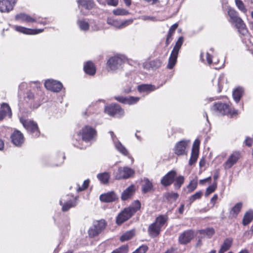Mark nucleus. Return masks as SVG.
Here are the masks:
<instances>
[{"label": "nucleus", "mask_w": 253, "mask_h": 253, "mask_svg": "<svg viewBox=\"0 0 253 253\" xmlns=\"http://www.w3.org/2000/svg\"><path fill=\"white\" fill-rule=\"evenodd\" d=\"M224 76L223 75H220L218 78V92H221L222 88V84L224 82Z\"/></svg>", "instance_id": "obj_53"}, {"label": "nucleus", "mask_w": 253, "mask_h": 253, "mask_svg": "<svg viewBox=\"0 0 253 253\" xmlns=\"http://www.w3.org/2000/svg\"><path fill=\"white\" fill-rule=\"evenodd\" d=\"M134 173L133 169L130 168L119 167L117 172L115 173V178L117 180L127 179L132 176Z\"/></svg>", "instance_id": "obj_4"}, {"label": "nucleus", "mask_w": 253, "mask_h": 253, "mask_svg": "<svg viewBox=\"0 0 253 253\" xmlns=\"http://www.w3.org/2000/svg\"><path fill=\"white\" fill-rule=\"evenodd\" d=\"M113 13L116 15H126L129 13L127 10L123 8H117L114 9L113 11Z\"/></svg>", "instance_id": "obj_47"}, {"label": "nucleus", "mask_w": 253, "mask_h": 253, "mask_svg": "<svg viewBox=\"0 0 253 253\" xmlns=\"http://www.w3.org/2000/svg\"><path fill=\"white\" fill-rule=\"evenodd\" d=\"M165 197L167 199H173L176 200L178 197V194L176 193H167L165 195Z\"/></svg>", "instance_id": "obj_54"}, {"label": "nucleus", "mask_w": 253, "mask_h": 253, "mask_svg": "<svg viewBox=\"0 0 253 253\" xmlns=\"http://www.w3.org/2000/svg\"><path fill=\"white\" fill-rule=\"evenodd\" d=\"M77 24L80 30L82 31L87 32L89 30V20L86 19H78Z\"/></svg>", "instance_id": "obj_27"}, {"label": "nucleus", "mask_w": 253, "mask_h": 253, "mask_svg": "<svg viewBox=\"0 0 253 253\" xmlns=\"http://www.w3.org/2000/svg\"><path fill=\"white\" fill-rule=\"evenodd\" d=\"M245 142L247 146L250 147L252 145L253 141L251 138L247 137L245 141Z\"/></svg>", "instance_id": "obj_63"}, {"label": "nucleus", "mask_w": 253, "mask_h": 253, "mask_svg": "<svg viewBox=\"0 0 253 253\" xmlns=\"http://www.w3.org/2000/svg\"><path fill=\"white\" fill-rule=\"evenodd\" d=\"M148 250V247L146 246H142L137 249L139 253H145Z\"/></svg>", "instance_id": "obj_60"}, {"label": "nucleus", "mask_w": 253, "mask_h": 253, "mask_svg": "<svg viewBox=\"0 0 253 253\" xmlns=\"http://www.w3.org/2000/svg\"><path fill=\"white\" fill-rule=\"evenodd\" d=\"M128 247L126 245L122 246L119 248L114 251L112 253H127Z\"/></svg>", "instance_id": "obj_52"}, {"label": "nucleus", "mask_w": 253, "mask_h": 253, "mask_svg": "<svg viewBox=\"0 0 253 253\" xmlns=\"http://www.w3.org/2000/svg\"><path fill=\"white\" fill-rule=\"evenodd\" d=\"M66 200L64 198H62L59 202L60 205L62 206V211H66L72 207H74L76 206V201L75 200H69L67 199V201L65 202Z\"/></svg>", "instance_id": "obj_26"}, {"label": "nucleus", "mask_w": 253, "mask_h": 253, "mask_svg": "<svg viewBox=\"0 0 253 253\" xmlns=\"http://www.w3.org/2000/svg\"><path fill=\"white\" fill-rule=\"evenodd\" d=\"M228 13L232 22L235 24L239 32L244 36L246 35L248 33V31L242 19L238 16L237 12L234 9H229Z\"/></svg>", "instance_id": "obj_1"}, {"label": "nucleus", "mask_w": 253, "mask_h": 253, "mask_svg": "<svg viewBox=\"0 0 253 253\" xmlns=\"http://www.w3.org/2000/svg\"><path fill=\"white\" fill-rule=\"evenodd\" d=\"M115 99L123 104L133 105L138 102L140 98L138 97L133 96L124 97L123 96H117L115 97Z\"/></svg>", "instance_id": "obj_16"}, {"label": "nucleus", "mask_w": 253, "mask_h": 253, "mask_svg": "<svg viewBox=\"0 0 253 253\" xmlns=\"http://www.w3.org/2000/svg\"><path fill=\"white\" fill-rule=\"evenodd\" d=\"M218 199V195L217 194H214L212 198L211 199V203L212 205V206H214L217 200Z\"/></svg>", "instance_id": "obj_62"}, {"label": "nucleus", "mask_w": 253, "mask_h": 253, "mask_svg": "<svg viewBox=\"0 0 253 253\" xmlns=\"http://www.w3.org/2000/svg\"><path fill=\"white\" fill-rule=\"evenodd\" d=\"M162 64V61L159 59H156L149 62V65L152 69H157L160 68Z\"/></svg>", "instance_id": "obj_44"}, {"label": "nucleus", "mask_w": 253, "mask_h": 253, "mask_svg": "<svg viewBox=\"0 0 253 253\" xmlns=\"http://www.w3.org/2000/svg\"><path fill=\"white\" fill-rule=\"evenodd\" d=\"M205 233L209 237H211L212 235H213L214 233V230L213 228H208L205 230Z\"/></svg>", "instance_id": "obj_59"}, {"label": "nucleus", "mask_w": 253, "mask_h": 253, "mask_svg": "<svg viewBox=\"0 0 253 253\" xmlns=\"http://www.w3.org/2000/svg\"><path fill=\"white\" fill-rule=\"evenodd\" d=\"M129 208H125L117 216L116 218V223L121 225L123 222L129 219L134 214Z\"/></svg>", "instance_id": "obj_8"}, {"label": "nucleus", "mask_w": 253, "mask_h": 253, "mask_svg": "<svg viewBox=\"0 0 253 253\" xmlns=\"http://www.w3.org/2000/svg\"><path fill=\"white\" fill-rule=\"evenodd\" d=\"M199 155V152L197 150H192L191 158L189 160V164L190 165H192L194 164L197 160L198 157Z\"/></svg>", "instance_id": "obj_46"}, {"label": "nucleus", "mask_w": 253, "mask_h": 253, "mask_svg": "<svg viewBox=\"0 0 253 253\" xmlns=\"http://www.w3.org/2000/svg\"><path fill=\"white\" fill-rule=\"evenodd\" d=\"M20 122L28 132L32 134L34 137H37L40 135V131L37 123L33 121L20 119Z\"/></svg>", "instance_id": "obj_2"}, {"label": "nucleus", "mask_w": 253, "mask_h": 253, "mask_svg": "<svg viewBox=\"0 0 253 253\" xmlns=\"http://www.w3.org/2000/svg\"><path fill=\"white\" fill-rule=\"evenodd\" d=\"M105 227V222L104 220L94 222L93 225L88 231V235L93 238L98 235Z\"/></svg>", "instance_id": "obj_6"}, {"label": "nucleus", "mask_w": 253, "mask_h": 253, "mask_svg": "<svg viewBox=\"0 0 253 253\" xmlns=\"http://www.w3.org/2000/svg\"><path fill=\"white\" fill-rule=\"evenodd\" d=\"M178 54L171 52L169 59V63L167 65V68L169 69H172L175 66Z\"/></svg>", "instance_id": "obj_38"}, {"label": "nucleus", "mask_w": 253, "mask_h": 253, "mask_svg": "<svg viewBox=\"0 0 253 253\" xmlns=\"http://www.w3.org/2000/svg\"><path fill=\"white\" fill-rule=\"evenodd\" d=\"M184 181V177L182 175L178 176L177 177L174 181L173 184L175 189H179L181 185L183 184Z\"/></svg>", "instance_id": "obj_42"}, {"label": "nucleus", "mask_w": 253, "mask_h": 253, "mask_svg": "<svg viewBox=\"0 0 253 253\" xmlns=\"http://www.w3.org/2000/svg\"><path fill=\"white\" fill-rule=\"evenodd\" d=\"M203 193L202 191H199L197 192L194 195L191 196L189 198V201L190 203H193L194 201L199 199L201 198Z\"/></svg>", "instance_id": "obj_51"}, {"label": "nucleus", "mask_w": 253, "mask_h": 253, "mask_svg": "<svg viewBox=\"0 0 253 253\" xmlns=\"http://www.w3.org/2000/svg\"><path fill=\"white\" fill-rule=\"evenodd\" d=\"M239 158V154L237 152L233 153L228 159L226 162L224 164V168L225 169H229L231 168L236 162Z\"/></svg>", "instance_id": "obj_20"}, {"label": "nucleus", "mask_w": 253, "mask_h": 253, "mask_svg": "<svg viewBox=\"0 0 253 253\" xmlns=\"http://www.w3.org/2000/svg\"><path fill=\"white\" fill-rule=\"evenodd\" d=\"M79 5H82L87 9H90L94 6L92 0H77Z\"/></svg>", "instance_id": "obj_36"}, {"label": "nucleus", "mask_w": 253, "mask_h": 253, "mask_svg": "<svg viewBox=\"0 0 253 253\" xmlns=\"http://www.w3.org/2000/svg\"><path fill=\"white\" fill-rule=\"evenodd\" d=\"M14 29L17 32H19L26 34H37L42 32L43 31V29H41L34 30L19 26H15Z\"/></svg>", "instance_id": "obj_25"}, {"label": "nucleus", "mask_w": 253, "mask_h": 253, "mask_svg": "<svg viewBox=\"0 0 253 253\" xmlns=\"http://www.w3.org/2000/svg\"><path fill=\"white\" fill-rule=\"evenodd\" d=\"M141 189L142 192L145 194L153 191L154 187L152 182L147 178H144L142 180Z\"/></svg>", "instance_id": "obj_24"}, {"label": "nucleus", "mask_w": 253, "mask_h": 253, "mask_svg": "<svg viewBox=\"0 0 253 253\" xmlns=\"http://www.w3.org/2000/svg\"><path fill=\"white\" fill-rule=\"evenodd\" d=\"M107 3L110 5L116 6L118 4V0H106Z\"/></svg>", "instance_id": "obj_61"}, {"label": "nucleus", "mask_w": 253, "mask_h": 253, "mask_svg": "<svg viewBox=\"0 0 253 253\" xmlns=\"http://www.w3.org/2000/svg\"><path fill=\"white\" fill-rule=\"evenodd\" d=\"M183 37L182 36L178 38L177 41L176 42L175 45L174 46L171 52L175 53L176 54H178L179 51L183 44Z\"/></svg>", "instance_id": "obj_41"}, {"label": "nucleus", "mask_w": 253, "mask_h": 253, "mask_svg": "<svg viewBox=\"0 0 253 253\" xmlns=\"http://www.w3.org/2000/svg\"><path fill=\"white\" fill-rule=\"evenodd\" d=\"M189 141L181 140L177 142L174 147V153L177 155L185 154V149Z\"/></svg>", "instance_id": "obj_19"}, {"label": "nucleus", "mask_w": 253, "mask_h": 253, "mask_svg": "<svg viewBox=\"0 0 253 253\" xmlns=\"http://www.w3.org/2000/svg\"><path fill=\"white\" fill-rule=\"evenodd\" d=\"M156 88L154 85L148 84H143L137 86V89L139 92L142 93L145 92L148 93L155 90Z\"/></svg>", "instance_id": "obj_30"}, {"label": "nucleus", "mask_w": 253, "mask_h": 253, "mask_svg": "<svg viewBox=\"0 0 253 253\" xmlns=\"http://www.w3.org/2000/svg\"><path fill=\"white\" fill-rule=\"evenodd\" d=\"M211 109L222 115H227L231 113L229 105L222 102L215 103L212 107Z\"/></svg>", "instance_id": "obj_9"}, {"label": "nucleus", "mask_w": 253, "mask_h": 253, "mask_svg": "<svg viewBox=\"0 0 253 253\" xmlns=\"http://www.w3.org/2000/svg\"><path fill=\"white\" fill-rule=\"evenodd\" d=\"M97 177L102 183L106 184L108 182L110 174L109 172H105L98 174Z\"/></svg>", "instance_id": "obj_40"}, {"label": "nucleus", "mask_w": 253, "mask_h": 253, "mask_svg": "<svg viewBox=\"0 0 253 253\" xmlns=\"http://www.w3.org/2000/svg\"><path fill=\"white\" fill-rule=\"evenodd\" d=\"M244 93V89L241 87H238L233 91V97L236 102L238 103Z\"/></svg>", "instance_id": "obj_33"}, {"label": "nucleus", "mask_w": 253, "mask_h": 253, "mask_svg": "<svg viewBox=\"0 0 253 253\" xmlns=\"http://www.w3.org/2000/svg\"><path fill=\"white\" fill-rule=\"evenodd\" d=\"M12 112L11 109L8 104L3 103L1 105L0 110V121L2 120L6 116L11 117Z\"/></svg>", "instance_id": "obj_21"}, {"label": "nucleus", "mask_w": 253, "mask_h": 253, "mask_svg": "<svg viewBox=\"0 0 253 253\" xmlns=\"http://www.w3.org/2000/svg\"><path fill=\"white\" fill-rule=\"evenodd\" d=\"M141 19L144 21L150 20L152 21H157L156 17L150 16L143 15L141 16Z\"/></svg>", "instance_id": "obj_58"}, {"label": "nucleus", "mask_w": 253, "mask_h": 253, "mask_svg": "<svg viewBox=\"0 0 253 253\" xmlns=\"http://www.w3.org/2000/svg\"><path fill=\"white\" fill-rule=\"evenodd\" d=\"M90 28L92 31H98L102 28V25L98 20L90 19L89 29Z\"/></svg>", "instance_id": "obj_32"}, {"label": "nucleus", "mask_w": 253, "mask_h": 253, "mask_svg": "<svg viewBox=\"0 0 253 253\" xmlns=\"http://www.w3.org/2000/svg\"><path fill=\"white\" fill-rule=\"evenodd\" d=\"M11 141L16 146H20L24 142L23 134L19 130H15L11 135Z\"/></svg>", "instance_id": "obj_17"}, {"label": "nucleus", "mask_w": 253, "mask_h": 253, "mask_svg": "<svg viewBox=\"0 0 253 253\" xmlns=\"http://www.w3.org/2000/svg\"><path fill=\"white\" fill-rule=\"evenodd\" d=\"M232 241L233 240L231 238H227L225 239L220 250L218 251V253H224L225 252L228 251L231 247Z\"/></svg>", "instance_id": "obj_31"}, {"label": "nucleus", "mask_w": 253, "mask_h": 253, "mask_svg": "<svg viewBox=\"0 0 253 253\" xmlns=\"http://www.w3.org/2000/svg\"><path fill=\"white\" fill-rule=\"evenodd\" d=\"M206 55L208 63L209 64H211L212 63V56L208 52L207 53Z\"/></svg>", "instance_id": "obj_64"}, {"label": "nucleus", "mask_w": 253, "mask_h": 253, "mask_svg": "<svg viewBox=\"0 0 253 253\" xmlns=\"http://www.w3.org/2000/svg\"><path fill=\"white\" fill-rule=\"evenodd\" d=\"M105 112L109 115L120 118L124 116V110L118 104H112L105 108Z\"/></svg>", "instance_id": "obj_7"}, {"label": "nucleus", "mask_w": 253, "mask_h": 253, "mask_svg": "<svg viewBox=\"0 0 253 253\" xmlns=\"http://www.w3.org/2000/svg\"><path fill=\"white\" fill-rule=\"evenodd\" d=\"M194 237V233L192 230H186L180 234L178 241L180 244L186 245L189 243Z\"/></svg>", "instance_id": "obj_13"}, {"label": "nucleus", "mask_w": 253, "mask_h": 253, "mask_svg": "<svg viewBox=\"0 0 253 253\" xmlns=\"http://www.w3.org/2000/svg\"><path fill=\"white\" fill-rule=\"evenodd\" d=\"M133 20L129 19L124 21H121L116 19H114L112 18H108L107 23L109 25H112L118 29H122L125 27L132 23Z\"/></svg>", "instance_id": "obj_10"}, {"label": "nucleus", "mask_w": 253, "mask_h": 253, "mask_svg": "<svg viewBox=\"0 0 253 253\" xmlns=\"http://www.w3.org/2000/svg\"><path fill=\"white\" fill-rule=\"evenodd\" d=\"M44 86L46 88L52 91L59 92L62 87V84L55 80L49 79L45 82Z\"/></svg>", "instance_id": "obj_12"}, {"label": "nucleus", "mask_w": 253, "mask_h": 253, "mask_svg": "<svg viewBox=\"0 0 253 253\" xmlns=\"http://www.w3.org/2000/svg\"><path fill=\"white\" fill-rule=\"evenodd\" d=\"M141 207V204L140 202L138 200H136L134 201V202L132 204V205L129 207L131 211L134 214L137 211H138Z\"/></svg>", "instance_id": "obj_45"}, {"label": "nucleus", "mask_w": 253, "mask_h": 253, "mask_svg": "<svg viewBox=\"0 0 253 253\" xmlns=\"http://www.w3.org/2000/svg\"><path fill=\"white\" fill-rule=\"evenodd\" d=\"M242 207V204L241 203H237L231 210L230 211V216L232 217H236L241 211Z\"/></svg>", "instance_id": "obj_39"}, {"label": "nucleus", "mask_w": 253, "mask_h": 253, "mask_svg": "<svg viewBox=\"0 0 253 253\" xmlns=\"http://www.w3.org/2000/svg\"><path fill=\"white\" fill-rule=\"evenodd\" d=\"M135 191V186L131 185L125 189L122 194L121 199L123 201L127 200L132 197Z\"/></svg>", "instance_id": "obj_22"}, {"label": "nucleus", "mask_w": 253, "mask_h": 253, "mask_svg": "<svg viewBox=\"0 0 253 253\" xmlns=\"http://www.w3.org/2000/svg\"><path fill=\"white\" fill-rule=\"evenodd\" d=\"M161 228L155 223L151 224L148 228V232L152 237H157L160 233Z\"/></svg>", "instance_id": "obj_28"}, {"label": "nucleus", "mask_w": 253, "mask_h": 253, "mask_svg": "<svg viewBox=\"0 0 253 253\" xmlns=\"http://www.w3.org/2000/svg\"><path fill=\"white\" fill-rule=\"evenodd\" d=\"M168 217L167 215H161L158 216L154 222L161 228L167 223Z\"/></svg>", "instance_id": "obj_34"}, {"label": "nucleus", "mask_w": 253, "mask_h": 253, "mask_svg": "<svg viewBox=\"0 0 253 253\" xmlns=\"http://www.w3.org/2000/svg\"><path fill=\"white\" fill-rule=\"evenodd\" d=\"M217 184L216 182H214L212 185H210L207 188L205 196L208 197L210 194L213 192L216 188Z\"/></svg>", "instance_id": "obj_49"}, {"label": "nucleus", "mask_w": 253, "mask_h": 253, "mask_svg": "<svg viewBox=\"0 0 253 253\" xmlns=\"http://www.w3.org/2000/svg\"><path fill=\"white\" fill-rule=\"evenodd\" d=\"M36 96L34 94V93L31 90L27 91L25 96V100L30 104V107L31 108H34V106H32V104L34 102Z\"/></svg>", "instance_id": "obj_35"}, {"label": "nucleus", "mask_w": 253, "mask_h": 253, "mask_svg": "<svg viewBox=\"0 0 253 253\" xmlns=\"http://www.w3.org/2000/svg\"><path fill=\"white\" fill-rule=\"evenodd\" d=\"M124 58L122 56H115L109 59L107 65L112 71H116L122 68Z\"/></svg>", "instance_id": "obj_5"}, {"label": "nucleus", "mask_w": 253, "mask_h": 253, "mask_svg": "<svg viewBox=\"0 0 253 253\" xmlns=\"http://www.w3.org/2000/svg\"><path fill=\"white\" fill-rule=\"evenodd\" d=\"M178 27V24L175 23L173 25H172L170 28H169L168 34L169 36H172V35L174 33L175 30L177 29Z\"/></svg>", "instance_id": "obj_56"}, {"label": "nucleus", "mask_w": 253, "mask_h": 253, "mask_svg": "<svg viewBox=\"0 0 253 253\" xmlns=\"http://www.w3.org/2000/svg\"><path fill=\"white\" fill-rule=\"evenodd\" d=\"M15 5L12 0H0V11L8 13L12 10Z\"/></svg>", "instance_id": "obj_15"}, {"label": "nucleus", "mask_w": 253, "mask_h": 253, "mask_svg": "<svg viewBox=\"0 0 253 253\" xmlns=\"http://www.w3.org/2000/svg\"><path fill=\"white\" fill-rule=\"evenodd\" d=\"M134 235V230L128 231L121 236L120 240L122 242L126 241L132 238Z\"/></svg>", "instance_id": "obj_43"}, {"label": "nucleus", "mask_w": 253, "mask_h": 253, "mask_svg": "<svg viewBox=\"0 0 253 253\" xmlns=\"http://www.w3.org/2000/svg\"><path fill=\"white\" fill-rule=\"evenodd\" d=\"M16 20L23 22H38L39 23L45 25L46 23L42 21H39L35 17H32L30 15L25 13H20L15 15Z\"/></svg>", "instance_id": "obj_11"}, {"label": "nucleus", "mask_w": 253, "mask_h": 253, "mask_svg": "<svg viewBox=\"0 0 253 253\" xmlns=\"http://www.w3.org/2000/svg\"><path fill=\"white\" fill-rule=\"evenodd\" d=\"M79 135L82 136V140L86 142H88L93 140L96 135L95 130L91 126H86L79 133Z\"/></svg>", "instance_id": "obj_3"}, {"label": "nucleus", "mask_w": 253, "mask_h": 253, "mask_svg": "<svg viewBox=\"0 0 253 253\" xmlns=\"http://www.w3.org/2000/svg\"><path fill=\"white\" fill-rule=\"evenodd\" d=\"M236 5L239 10L243 13H246L247 11V9L245 8L244 4L241 0H235Z\"/></svg>", "instance_id": "obj_50"}, {"label": "nucleus", "mask_w": 253, "mask_h": 253, "mask_svg": "<svg viewBox=\"0 0 253 253\" xmlns=\"http://www.w3.org/2000/svg\"><path fill=\"white\" fill-rule=\"evenodd\" d=\"M176 175V171L171 170L163 177L161 180V183L164 186H168L171 185L174 181Z\"/></svg>", "instance_id": "obj_14"}, {"label": "nucleus", "mask_w": 253, "mask_h": 253, "mask_svg": "<svg viewBox=\"0 0 253 253\" xmlns=\"http://www.w3.org/2000/svg\"><path fill=\"white\" fill-rule=\"evenodd\" d=\"M253 220V210H249L245 214L243 224L245 226L249 224Z\"/></svg>", "instance_id": "obj_37"}, {"label": "nucleus", "mask_w": 253, "mask_h": 253, "mask_svg": "<svg viewBox=\"0 0 253 253\" xmlns=\"http://www.w3.org/2000/svg\"><path fill=\"white\" fill-rule=\"evenodd\" d=\"M100 200L102 202L111 203L115 201L118 199V196L116 194L111 191L105 194H101L100 196Z\"/></svg>", "instance_id": "obj_18"}, {"label": "nucleus", "mask_w": 253, "mask_h": 253, "mask_svg": "<svg viewBox=\"0 0 253 253\" xmlns=\"http://www.w3.org/2000/svg\"><path fill=\"white\" fill-rule=\"evenodd\" d=\"M200 143L199 140L196 139L194 142L192 150H197L199 152Z\"/></svg>", "instance_id": "obj_57"}, {"label": "nucleus", "mask_w": 253, "mask_h": 253, "mask_svg": "<svg viewBox=\"0 0 253 253\" xmlns=\"http://www.w3.org/2000/svg\"><path fill=\"white\" fill-rule=\"evenodd\" d=\"M197 186V182L196 180H192L190 181L187 186L188 192L191 193L193 192Z\"/></svg>", "instance_id": "obj_48"}, {"label": "nucleus", "mask_w": 253, "mask_h": 253, "mask_svg": "<svg viewBox=\"0 0 253 253\" xmlns=\"http://www.w3.org/2000/svg\"><path fill=\"white\" fill-rule=\"evenodd\" d=\"M89 181L88 179L84 180L82 186H80L79 185H78V188L77 190V191L81 192V191L84 190L85 189H86L88 187V185H89Z\"/></svg>", "instance_id": "obj_55"}, {"label": "nucleus", "mask_w": 253, "mask_h": 253, "mask_svg": "<svg viewBox=\"0 0 253 253\" xmlns=\"http://www.w3.org/2000/svg\"><path fill=\"white\" fill-rule=\"evenodd\" d=\"M84 69L86 74L91 76L94 75L96 72L95 67L91 61H87L85 63Z\"/></svg>", "instance_id": "obj_29"}, {"label": "nucleus", "mask_w": 253, "mask_h": 253, "mask_svg": "<svg viewBox=\"0 0 253 253\" xmlns=\"http://www.w3.org/2000/svg\"><path fill=\"white\" fill-rule=\"evenodd\" d=\"M109 133L111 135V137L114 143L116 149H117V150L119 151L121 154L126 156L128 154V151L127 149L124 146L122 145V144L120 141H115V138H116V136L113 131H110Z\"/></svg>", "instance_id": "obj_23"}]
</instances>
